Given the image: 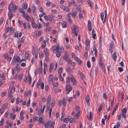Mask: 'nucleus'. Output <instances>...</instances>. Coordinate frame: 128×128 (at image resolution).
<instances>
[{
  "mask_svg": "<svg viewBox=\"0 0 128 128\" xmlns=\"http://www.w3.org/2000/svg\"><path fill=\"white\" fill-rule=\"evenodd\" d=\"M8 9L9 11L15 12V10L17 9V6L15 4H14L12 3H10L8 5Z\"/></svg>",
  "mask_w": 128,
  "mask_h": 128,
  "instance_id": "nucleus-1",
  "label": "nucleus"
},
{
  "mask_svg": "<svg viewBox=\"0 0 128 128\" xmlns=\"http://www.w3.org/2000/svg\"><path fill=\"white\" fill-rule=\"evenodd\" d=\"M72 30V33H74L75 35L76 36L78 35V32L79 31V29L78 28L74 25L73 24V26L71 28Z\"/></svg>",
  "mask_w": 128,
  "mask_h": 128,
  "instance_id": "nucleus-2",
  "label": "nucleus"
},
{
  "mask_svg": "<svg viewBox=\"0 0 128 128\" xmlns=\"http://www.w3.org/2000/svg\"><path fill=\"white\" fill-rule=\"evenodd\" d=\"M20 58L17 56H14L13 57L11 62V64H14V63L17 62H20Z\"/></svg>",
  "mask_w": 128,
  "mask_h": 128,
  "instance_id": "nucleus-3",
  "label": "nucleus"
},
{
  "mask_svg": "<svg viewBox=\"0 0 128 128\" xmlns=\"http://www.w3.org/2000/svg\"><path fill=\"white\" fill-rule=\"evenodd\" d=\"M72 87L69 84H68L67 85L66 88V90L67 92V94H68L72 90Z\"/></svg>",
  "mask_w": 128,
  "mask_h": 128,
  "instance_id": "nucleus-4",
  "label": "nucleus"
},
{
  "mask_svg": "<svg viewBox=\"0 0 128 128\" xmlns=\"http://www.w3.org/2000/svg\"><path fill=\"white\" fill-rule=\"evenodd\" d=\"M51 96L49 95L48 96L47 101L46 102L47 106L48 108V109L50 108V101L51 100Z\"/></svg>",
  "mask_w": 128,
  "mask_h": 128,
  "instance_id": "nucleus-5",
  "label": "nucleus"
},
{
  "mask_svg": "<svg viewBox=\"0 0 128 128\" xmlns=\"http://www.w3.org/2000/svg\"><path fill=\"white\" fill-rule=\"evenodd\" d=\"M60 8L68 12L70 10V9L68 7L64 5H62L60 7Z\"/></svg>",
  "mask_w": 128,
  "mask_h": 128,
  "instance_id": "nucleus-6",
  "label": "nucleus"
},
{
  "mask_svg": "<svg viewBox=\"0 0 128 128\" xmlns=\"http://www.w3.org/2000/svg\"><path fill=\"white\" fill-rule=\"evenodd\" d=\"M85 100L86 102L87 103V105L88 106H90V96L88 95L86 96Z\"/></svg>",
  "mask_w": 128,
  "mask_h": 128,
  "instance_id": "nucleus-7",
  "label": "nucleus"
},
{
  "mask_svg": "<svg viewBox=\"0 0 128 128\" xmlns=\"http://www.w3.org/2000/svg\"><path fill=\"white\" fill-rule=\"evenodd\" d=\"M52 122L50 120H49L46 123L44 124V127L46 128H49L50 126V124H52Z\"/></svg>",
  "mask_w": 128,
  "mask_h": 128,
  "instance_id": "nucleus-8",
  "label": "nucleus"
},
{
  "mask_svg": "<svg viewBox=\"0 0 128 128\" xmlns=\"http://www.w3.org/2000/svg\"><path fill=\"white\" fill-rule=\"evenodd\" d=\"M99 65L100 67L104 66L103 64V62L102 61L101 56H100L99 58Z\"/></svg>",
  "mask_w": 128,
  "mask_h": 128,
  "instance_id": "nucleus-9",
  "label": "nucleus"
},
{
  "mask_svg": "<svg viewBox=\"0 0 128 128\" xmlns=\"http://www.w3.org/2000/svg\"><path fill=\"white\" fill-rule=\"evenodd\" d=\"M22 16L24 17L28 21H30L31 18L28 14H24V15H22Z\"/></svg>",
  "mask_w": 128,
  "mask_h": 128,
  "instance_id": "nucleus-10",
  "label": "nucleus"
},
{
  "mask_svg": "<svg viewBox=\"0 0 128 128\" xmlns=\"http://www.w3.org/2000/svg\"><path fill=\"white\" fill-rule=\"evenodd\" d=\"M73 12L72 13H70V15H71L74 18H75L76 16L77 11L75 9H74L72 10Z\"/></svg>",
  "mask_w": 128,
  "mask_h": 128,
  "instance_id": "nucleus-11",
  "label": "nucleus"
},
{
  "mask_svg": "<svg viewBox=\"0 0 128 128\" xmlns=\"http://www.w3.org/2000/svg\"><path fill=\"white\" fill-rule=\"evenodd\" d=\"M67 17L66 18L67 20L70 23H72V21L70 15V14H68L67 15Z\"/></svg>",
  "mask_w": 128,
  "mask_h": 128,
  "instance_id": "nucleus-12",
  "label": "nucleus"
},
{
  "mask_svg": "<svg viewBox=\"0 0 128 128\" xmlns=\"http://www.w3.org/2000/svg\"><path fill=\"white\" fill-rule=\"evenodd\" d=\"M39 83L37 84V86L38 87L39 86H41V88L42 90H43L44 89V84L43 82H41L40 81H39Z\"/></svg>",
  "mask_w": 128,
  "mask_h": 128,
  "instance_id": "nucleus-13",
  "label": "nucleus"
},
{
  "mask_svg": "<svg viewBox=\"0 0 128 128\" xmlns=\"http://www.w3.org/2000/svg\"><path fill=\"white\" fill-rule=\"evenodd\" d=\"M53 76L52 74H50L48 78V82L50 84L53 81Z\"/></svg>",
  "mask_w": 128,
  "mask_h": 128,
  "instance_id": "nucleus-14",
  "label": "nucleus"
},
{
  "mask_svg": "<svg viewBox=\"0 0 128 128\" xmlns=\"http://www.w3.org/2000/svg\"><path fill=\"white\" fill-rule=\"evenodd\" d=\"M69 55L67 52L65 51L64 52V56H63V58L65 60H67L68 59Z\"/></svg>",
  "mask_w": 128,
  "mask_h": 128,
  "instance_id": "nucleus-15",
  "label": "nucleus"
},
{
  "mask_svg": "<svg viewBox=\"0 0 128 128\" xmlns=\"http://www.w3.org/2000/svg\"><path fill=\"white\" fill-rule=\"evenodd\" d=\"M112 57L115 61H116L117 56L116 55V52H114L113 54H112Z\"/></svg>",
  "mask_w": 128,
  "mask_h": 128,
  "instance_id": "nucleus-16",
  "label": "nucleus"
},
{
  "mask_svg": "<svg viewBox=\"0 0 128 128\" xmlns=\"http://www.w3.org/2000/svg\"><path fill=\"white\" fill-rule=\"evenodd\" d=\"M100 18L102 19V21H103V23L105 21V19H104V12H101L100 13Z\"/></svg>",
  "mask_w": 128,
  "mask_h": 128,
  "instance_id": "nucleus-17",
  "label": "nucleus"
},
{
  "mask_svg": "<svg viewBox=\"0 0 128 128\" xmlns=\"http://www.w3.org/2000/svg\"><path fill=\"white\" fill-rule=\"evenodd\" d=\"M71 77L70 78V80L74 84L76 82V80L74 79V77L72 75H70Z\"/></svg>",
  "mask_w": 128,
  "mask_h": 128,
  "instance_id": "nucleus-18",
  "label": "nucleus"
},
{
  "mask_svg": "<svg viewBox=\"0 0 128 128\" xmlns=\"http://www.w3.org/2000/svg\"><path fill=\"white\" fill-rule=\"evenodd\" d=\"M44 111H43L41 108L39 109L38 112V114L39 116H40L42 115L44 112Z\"/></svg>",
  "mask_w": 128,
  "mask_h": 128,
  "instance_id": "nucleus-19",
  "label": "nucleus"
},
{
  "mask_svg": "<svg viewBox=\"0 0 128 128\" xmlns=\"http://www.w3.org/2000/svg\"><path fill=\"white\" fill-rule=\"evenodd\" d=\"M44 52L45 53V56H49V54L48 52V50L47 48H44Z\"/></svg>",
  "mask_w": 128,
  "mask_h": 128,
  "instance_id": "nucleus-20",
  "label": "nucleus"
},
{
  "mask_svg": "<svg viewBox=\"0 0 128 128\" xmlns=\"http://www.w3.org/2000/svg\"><path fill=\"white\" fill-rule=\"evenodd\" d=\"M8 106V105L6 104H5L2 105V108L3 110H4L6 108H7Z\"/></svg>",
  "mask_w": 128,
  "mask_h": 128,
  "instance_id": "nucleus-21",
  "label": "nucleus"
},
{
  "mask_svg": "<svg viewBox=\"0 0 128 128\" xmlns=\"http://www.w3.org/2000/svg\"><path fill=\"white\" fill-rule=\"evenodd\" d=\"M8 14V16L9 17V19L10 20H11L12 19V18L13 17V15L12 12L11 11H9Z\"/></svg>",
  "mask_w": 128,
  "mask_h": 128,
  "instance_id": "nucleus-22",
  "label": "nucleus"
},
{
  "mask_svg": "<svg viewBox=\"0 0 128 128\" xmlns=\"http://www.w3.org/2000/svg\"><path fill=\"white\" fill-rule=\"evenodd\" d=\"M62 26L63 28H66L67 27V23L65 22H62Z\"/></svg>",
  "mask_w": 128,
  "mask_h": 128,
  "instance_id": "nucleus-23",
  "label": "nucleus"
},
{
  "mask_svg": "<svg viewBox=\"0 0 128 128\" xmlns=\"http://www.w3.org/2000/svg\"><path fill=\"white\" fill-rule=\"evenodd\" d=\"M54 65V64L51 63L50 65V72H51L53 70V66Z\"/></svg>",
  "mask_w": 128,
  "mask_h": 128,
  "instance_id": "nucleus-24",
  "label": "nucleus"
},
{
  "mask_svg": "<svg viewBox=\"0 0 128 128\" xmlns=\"http://www.w3.org/2000/svg\"><path fill=\"white\" fill-rule=\"evenodd\" d=\"M18 10L19 12L21 13L22 14H23V15H24V14H26V13L24 11V10L22 8H18Z\"/></svg>",
  "mask_w": 128,
  "mask_h": 128,
  "instance_id": "nucleus-25",
  "label": "nucleus"
},
{
  "mask_svg": "<svg viewBox=\"0 0 128 128\" xmlns=\"http://www.w3.org/2000/svg\"><path fill=\"white\" fill-rule=\"evenodd\" d=\"M56 56L58 58L60 57L61 55V52H60L59 50L58 51H56Z\"/></svg>",
  "mask_w": 128,
  "mask_h": 128,
  "instance_id": "nucleus-26",
  "label": "nucleus"
},
{
  "mask_svg": "<svg viewBox=\"0 0 128 128\" xmlns=\"http://www.w3.org/2000/svg\"><path fill=\"white\" fill-rule=\"evenodd\" d=\"M93 50L94 51V54L95 57H96L97 55L98 50L96 48H94Z\"/></svg>",
  "mask_w": 128,
  "mask_h": 128,
  "instance_id": "nucleus-27",
  "label": "nucleus"
},
{
  "mask_svg": "<svg viewBox=\"0 0 128 128\" xmlns=\"http://www.w3.org/2000/svg\"><path fill=\"white\" fill-rule=\"evenodd\" d=\"M28 5L26 3H24L23 4L22 6V8L24 9H26Z\"/></svg>",
  "mask_w": 128,
  "mask_h": 128,
  "instance_id": "nucleus-28",
  "label": "nucleus"
},
{
  "mask_svg": "<svg viewBox=\"0 0 128 128\" xmlns=\"http://www.w3.org/2000/svg\"><path fill=\"white\" fill-rule=\"evenodd\" d=\"M19 33V32L18 31H16L14 32V36L16 37H18Z\"/></svg>",
  "mask_w": 128,
  "mask_h": 128,
  "instance_id": "nucleus-29",
  "label": "nucleus"
},
{
  "mask_svg": "<svg viewBox=\"0 0 128 128\" xmlns=\"http://www.w3.org/2000/svg\"><path fill=\"white\" fill-rule=\"evenodd\" d=\"M38 25H36V24L33 22H32V26L33 28H36L37 26Z\"/></svg>",
  "mask_w": 128,
  "mask_h": 128,
  "instance_id": "nucleus-30",
  "label": "nucleus"
},
{
  "mask_svg": "<svg viewBox=\"0 0 128 128\" xmlns=\"http://www.w3.org/2000/svg\"><path fill=\"white\" fill-rule=\"evenodd\" d=\"M36 8L34 6H33L32 7V12L34 14L36 13Z\"/></svg>",
  "mask_w": 128,
  "mask_h": 128,
  "instance_id": "nucleus-31",
  "label": "nucleus"
},
{
  "mask_svg": "<svg viewBox=\"0 0 128 128\" xmlns=\"http://www.w3.org/2000/svg\"><path fill=\"white\" fill-rule=\"evenodd\" d=\"M18 49H20L21 47L22 44H21V42L20 40H19L18 41Z\"/></svg>",
  "mask_w": 128,
  "mask_h": 128,
  "instance_id": "nucleus-32",
  "label": "nucleus"
},
{
  "mask_svg": "<svg viewBox=\"0 0 128 128\" xmlns=\"http://www.w3.org/2000/svg\"><path fill=\"white\" fill-rule=\"evenodd\" d=\"M44 18L47 21H48L50 20L49 16H44Z\"/></svg>",
  "mask_w": 128,
  "mask_h": 128,
  "instance_id": "nucleus-33",
  "label": "nucleus"
},
{
  "mask_svg": "<svg viewBox=\"0 0 128 128\" xmlns=\"http://www.w3.org/2000/svg\"><path fill=\"white\" fill-rule=\"evenodd\" d=\"M51 4H52V2H51L49 0H47V2L46 4V5L47 7H49Z\"/></svg>",
  "mask_w": 128,
  "mask_h": 128,
  "instance_id": "nucleus-34",
  "label": "nucleus"
},
{
  "mask_svg": "<svg viewBox=\"0 0 128 128\" xmlns=\"http://www.w3.org/2000/svg\"><path fill=\"white\" fill-rule=\"evenodd\" d=\"M3 57L5 58V59L7 60L9 57L8 56V54H4L3 56Z\"/></svg>",
  "mask_w": 128,
  "mask_h": 128,
  "instance_id": "nucleus-35",
  "label": "nucleus"
},
{
  "mask_svg": "<svg viewBox=\"0 0 128 128\" xmlns=\"http://www.w3.org/2000/svg\"><path fill=\"white\" fill-rule=\"evenodd\" d=\"M6 3L5 1L3 0L1 3L0 4V7H2Z\"/></svg>",
  "mask_w": 128,
  "mask_h": 128,
  "instance_id": "nucleus-36",
  "label": "nucleus"
},
{
  "mask_svg": "<svg viewBox=\"0 0 128 128\" xmlns=\"http://www.w3.org/2000/svg\"><path fill=\"white\" fill-rule=\"evenodd\" d=\"M4 121V119L3 118H2L0 121V126H2L3 125Z\"/></svg>",
  "mask_w": 128,
  "mask_h": 128,
  "instance_id": "nucleus-37",
  "label": "nucleus"
},
{
  "mask_svg": "<svg viewBox=\"0 0 128 128\" xmlns=\"http://www.w3.org/2000/svg\"><path fill=\"white\" fill-rule=\"evenodd\" d=\"M62 104L64 106H65L66 104V101L64 98H63L62 100Z\"/></svg>",
  "mask_w": 128,
  "mask_h": 128,
  "instance_id": "nucleus-38",
  "label": "nucleus"
},
{
  "mask_svg": "<svg viewBox=\"0 0 128 128\" xmlns=\"http://www.w3.org/2000/svg\"><path fill=\"white\" fill-rule=\"evenodd\" d=\"M120 114L121 116L124 118H126V114L122 113Z\"/></svg>",
  "mask_w": 128,
  "mask_h": 128,
  "instance_id": "nucleus-39",
  "label": "nucleus"
},
{
  "mask_svg": "<svg viewBox=\"0 0 128 128\" xmlns=\"http://www.w3.org/2000/svg\"><path fill=\"white\" fill-rule=\"evenodd\" d=\"M28 79V84H30L31 83L32 78L30 75H29Z\"/></svg>",
  "mask_w": 128,
  "mask_h": 128,
  "instance_id": "nucleus-40",
  "label": "nucleus"
},
{
  "mask_svg": "<svg viewBox=\"0 0 128 128\" xmlns=\"http://www.w3.org/2000/svg\"><path fill=\"white\" fill-rule=\"evenodd\" d=\"M102 104L100 105L99 106L98 108V112H99L102 110Z\"/></svg>",
  "mask_w": 128,
  "mask_h": 128,
  "instance_id": "nucleus-41",
  "label": "nucleus"
},
{
  "mask_svg": "<svg viewBox=\"0 0 128 128\" xmlns=\"http://www.w3.org/2000/svg\"><path fill=\"white\" fill-rule=\"evenodd\" d=\"M127 110V109L125 108H124L122 110V113L126 114Z\"/></svg>",
  "mask_w": 128,
  "mask_h": 128,
  "instance_id": "nucleus-42",
  "label": "nucleus"
},
{
  "mask_svg": "<svg viewBox=\"0 0 128 128\" xmlns=\"http://www.w3.org/2000/svg\"><path fill=\"white\" fill-rule=\"evenodd\" d=\"M90 44V41L89 39H86V45L88 46Z\"/></svg>",
  "mask_w": 128,
  "mask_h": 128,
  "instance_id": "nucleus-43",
  "label": "nucleus"
},
{
  "mask_svg": "<svg viewBox=\"0 0 128 128\" xmlns=\"http://www.w3.org/2000/svg\"><path fill=\"white\" fill-rule=\"evenodd\" d=\"M118 107V106L117 105L114 108L112 112V115H113L114 114V113L116 111Z\"/></svg>",
  "mask_w": 128,
  "mask_h": 128,
  "instance_id": "nucleus-44",
  "label": "nucleus"
},
{
  "mask_svg": "<svg viewBox=\"0 0 128 128\" xmlns=\"http://www.w3.org/2000/svg\"><path fill=\"white\" fill-rule=\"evenodd\" d=\"M10 32L11 33H13L14 32V30L13 28H10L9 29Z\"/></svg>",
  "mask_w": 128,
  "mask_h": 128,
  "instance_id": "nucleus-45",
  "label": "nucleus"
},
{
  "mask_svg": "<svg viewBox=\"0 0 128 128\" xmlns=\"http://www.w3.org/2000/svg\"><path fill=\"white\" fill-rule=\"evenodd\" d=\"M87 65L88 68H90L91 67L90 64V62L88 60L87 62Z\"/></svg>",
  "mask_w": 128,
  "mask_h": 128,
  "instance_id": "nucleus-46",
  "label": "nucleus"
},
{
  "mask_svg": "<svg viewBox=\"0 0 128 128\" xmlns=\"http://www.w3.org/2000/svg\"><path fill=\"white\" fill-rule=\"evenodd\" d=\"M55 124V122H52V124H51L50 128H54V126Z\"/></svg>",
  "mask_w": 128,
  "mask_h": 128,
  "instance_id": "nucleus-47",
  "label": "nucleus"
},
{
  "mask_svg": "<svg viewBox=\"0 0 128 128\" xmlns=\"http://www.w3.org/2000/svg\"><path fill=\"white\" fill-rule=\"evenodd\" d=\"M49 40V39L48 38H46L45 39V40H44V43L45 44H46V43L47 42H48Z\"/></svg>",
  "mask_w": 128,
  "mask_h": 128,
  "instance_id": "nucleus-48",
  "label": "nucleus"
},
{
  "mask_svg": "<svg viewBox=\"0 0 128 128\" xmlns=\"http://www.w3.org/2000/svg\"><path fill=\"white\" fill-rule=\"evenodd\" d=\"M63 120L65 122L67 123L68 122V118H65L63 119Z\"/></svg>",
  "mask_w": 128,
  "mask_h": 128,
  "instance_id": "nucleus-49",
  "label": "nucleus"
},
{
  "mask_svg": "<svg viewBox=\"0 0 128 128\" xmlns=\"http://www.w3.org/2000/svg\"><path fill=\"white\" fill-rule=\"evenodd\" d=\"M102 68V69L103 71V72L104 73H105L106 72V70L105 68V66H103L100 67Z\"/></svg>",
  "mask_w": 128,
  "mask_h": 128,
  "instance_id": "nucleus-50",
  "label": "nucleus"
},
{
  "mask_svg": "<svg viewBox=\"0 0 128 128\" xmlns=\"http://www.w3.org/2000/svg\"><path fill=\"white\" fill-rule=\"evenodd\" d=\"M44 54L43 53H40L39 54V57L42 58L44 56Z\"/></svg>",
  "mask_w": 128,
  "mask_h": 128,
  "instance_id": "nucleus-51",
  "label": "nucleus"
},
{
  "mask_svg": "<svg viewBox=\"0 0 128 128\" xmlns=\"http://www.w3.org/2000/svg\"><path fill=\"white\" fill-rule=\"evenodd\" d=\"M62 67H60V68L58 70V74H60L62 72Z\"/></svg>",
  "mask_w": 128,
  "mask_h": 128,
  "instance_id": "nucleus-52",
  "label": "nucleus"
},
{
  "mask_svg": "<svg viewBox=\"0 0 128 128\" xmlns=\"http://www.w3.org/2000/svg\"><path fill=\"white\" fill-rule=\"evenodd\" d=\"M118 70L120 72H122L124 70L123 68L122 67H120L118 68Z\"/></svg>",
  "mask_w": 128,
  "mask_h": 128,
  "instance_id": "nucleus-53",
  "label": "nucleus"
},
{
  "mask_svg": "<svg viewBox=\"0 0 128 128\" xmlns=\"http://www.w3.org/2000/svg\"><path fill=\"white\" fill-rule=\"evenodd\" d=\"M42 120V117H41L40 118H38V121L39 122V123H40V124H41Z\"/></svg>",
  "mask_w": 128,
  "mask_h": 128,
  "instance_id": "nucleus-54",
  "label": "nucleus"
},
{
  "mask_svg": "<svg viewBox=\"0 0 128 128\" xmlns=\"http://www.w3.org/2000/svg\"><path fill=\"white\" fill-rule=\"evenodd\" d=\"M46 56L45 58V60L47 62H48L49 61V60L48 58V56Z\"/></svg>",
  "mask_w": 128,
  "mask_h": 128,
  "instance_id": "nucleus-55",
  "label": "nucleus"
},
{
  "mask_svg": "<svg viewBox=\"0 0 128 128\" xmlns=\"http://www.w3.org/2000/svg\"><path fill=\"white\" fill-rule=\"evenodd\" d=\"M52 107H50V109L49 110V115L50 117L51 116V113L52 111Z\"/></svg>",
  "mask_w": 128,
  "mask_h": 128,
  "instance_id": "nucleus-56",
  "label": "nucleus"
},
{
  "mask_svg": "<svg viewBox=\"0 0 128 128\" xmlns=\"http://www.w3.org/2000/svg\"><path fill=\"white\" fill-rule=\"evenodd\" d=\"M52 50L53 51V52L54 53V52L55 50H56V46H52Z\"/></svg>",
  "mask_w": 128,
  "mask_h": 128,
  "instance_id": "nucleus-57",
  "label": "nucleus"
},
{
  "mask_svg": "<svg viewBox=\"0 0 128 128\" xmlns=\"http://www.w3.org/2000/svg\"><path fill=\"white\" fill-rule=\"evenodd\" d=\"M88 27H91V22L90 20L88 22Z\"/></svg>",
  "mask_w": 128,
  "mask_h": 128,
  "instance_id": "nucleus-58",
  "label": "nucleus"
},
{
  "mask_svg": "<svg viewBox=\"0 0 128 128\" xmlns=\"http://www.w3.org/2000/svg\"><path fill=\"white\" fill-rule=\"evenodd\" d=\"M6 94V92H3L2 93L1 96L2 97H4Z\"/></svg>",
  "mask_w": 128,
  "mask_h": 128,
  "instance_id": "nucleus-59",
  "label": "nucleus"
},
{
  "mask_svg": "<svg viewBox=\"0 0 128 128\" xmlns=\"http://www.w3.org/2000/svg\"><path fill=\"white\" fill-rule=\"evenodd\" d=\"M22 77L23 74H21L18 76V78H19V80H20V81L22 80Z\"/></svg>",
  "mask_w": 128,
  "mask_h": 128,
  "instance_id": "nucleus-60",
  "label": "nucleus"
},
{
  "mask_svg": "<svg viewBox=\"0 0 128 128\" xmlns=\"http://www.w3.org/2000/svg\"><path fill=\"white\" fill-rule=\"evenodd\" d=\"M113 47H109V50L110 52L112 53L113 52Z\"/></svg>",
  "mask_w": 128,
  "mask_h": 128,
  "instance_id": "nucleus-61",
  "label": "nucleus"
},
{
  "mask_svg": "<svg viewBox=\"0 0 128 128\" xmlns=\"http://www.w3.org/2000/svg\"><path fill=\"white\" fill-rule=\"evenodd\" d=\"M66 60L67 61V63L68 64H70L72 62L70 59L68 58V59H67V60Z\"/></svg>",
  "mask_w": 128,
  "mask_h": 128,
  "instance_id": "nucleus-62",
  "label": "nucleus"
},
{
  "mask_svg": "<svg viewBox=\"0 0 128 128\" xmlns=\"http://www.w3.org/2000/svg\"><path fill=\"white\" fill-rule=\"evenodd\" d=\"M38 9L40 12H43V10L42 7L40 6L39 7H38Z\"/></svg>",
  "mask_w": 128,
  "mask_h": 128,
  "instance_id": "nucleus-63",
  "label": "nucleus"
},
{
  "mask_svg": "<svg viewBox=\"0 0 128 128\" xmlns=\"http://www.w3.org/2000/svg\"><path fill=\"white\" fill-rule=\"evenodd\" d=\"M38 117H34L33 118L34 121L35 122L36 121H38Z\"/></svg>",
  "mask_w": 128,
  "mask_h": 128,
  "instance_id": "nucleus-64",
  "label": "nucleus"
}]
</instances>
